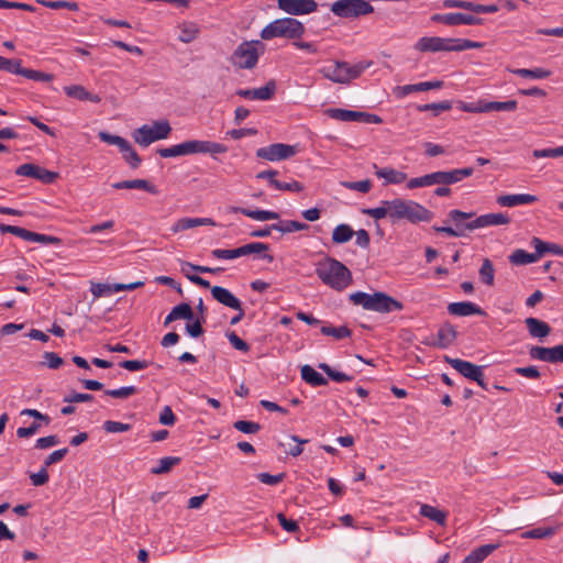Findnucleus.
<instances>
[{
	"label": "nucleus",
	"mask_w": 563,
	"mask_h": 563,
	"mask_svg": "<svg viewBox=\"0 0 563 563\" xmlns=\"http://www.w3.org/2000/svg\"><path fill=\"white\" fill-rule=\"evenodd\" d=\"M316 274L324 285L338 291L344 290L353 282L351 271L332 257L320 262L317 265Z\"/></svg>",
	"instance_id": "obj_1"
},
{
	"label": "nucleus",
	"mask_w": 563,
	"mask_h": 563,
	"mask_svg": "<svg viewBox=\"0 0 563 563\" xmlns=\"http://www.w3.org/2000/svg\"><path fill=\"white\" fill-rule=\"evenodd\" d=\"M391 223L406 220L412 224L420 222H430L434 214L432 211L415 200L395 198L390 200Z\"/></svg>",
	"instance_id": "obj_2"
},
{
	"label": "nucleus",
	"mask_w": 563,
	"mask_h": 563,
	"mask_svg": "<svg viewBox=\"0 0 563 563\" xmlns=\"http://www.w3.org/2000/svg\"><path fill=\"white\" fill-rule=\"evenodd\" d=\"M349 298L354 305L379 313H389L404 309L402 302L382 291H376L372 295L356 291L351 294Z\"/></svg>",
	"instance_id": "obj_3"
},
{
	"label": "nucleus",
	"mask_w": 563,
	"mask_h": 563,
	"mask_svg": "<svg viewBox=\"0 0 563 563\" xmlns=\"http://www.w3.org/2000/svg\"><path fill=\"white\" fill-rule=\"evenodd\" d=\"M303 33L305 26L300 21L294 18H283L267 24L261 31V37L265 41L275 37L296 40L301 37Z\"/></svg>",
	"instance_id": "obj_4"
},
{
	"label": "nucleus",
	"mask_w": 563,
	"mask_h": 563,
	"mask_svg": "<svg viewBox=\"0 0 563 563\" xmlns=\"http://www.w3.org/2000/svg\"><path fill=\"white\" fill-rule=\"evenodd\" d=\"M264 52L265 45L261 41H244L234 49L231 63L240 69H252L257 65L258 58Z\"/></svg>",
	"instance_id": "obj_5"
},
{
	"label": "nucleus",
	"mask_w": 563,
	"mask_h": 563,
	"mask_svg": "<svg viewBox=\"0 0 563 563\" xmlns=\"http://www.w3.org/2000/svg\"><path fill=\"white\" fill-rule=\"evenodd\" d=\"M172 132L170 124L167 120L155 121L153 124H144L136 129L132 136L135 143L146 147L153 142L165 140Z\"/></svg>",
	"instance_id": "obj_6"
},
{
	"label": "nucleus",
	"mask_w": 563,
	"mask_h": 563,
	"mask_svg": "<svg viewBox=\"0 0 563 563\" xmlns=\"http://www.w3.org/2000/svg\"><path fill=\"white\" fill-rule=\"evenodd\" d=\"M331 12L339 18L356 19L374 11L366 0H338L331 4Z\"/></svg>",
	"instance_id": "obj_7"
},
{
	"label": "nucleus",
	"mask_w": 563,
	"mask_h": 563,
	"mask_svg": "<svg viewBox=\"0 0 563 563\" xmlns=\"http://www.w3.org/2000/svg\"><path fill=\"white\" fill-rule=\"evenodd\" d=\"M297 147L295 145L274 143L268 146L256 150V157L268 161L278 162L287 159L296 155Z\"/></svg>",
	"instance_id": "obj_8"
},
{
	"label": "nucleus",
	"mask_w": 563,
	"mask_h": 563,
	"mask_svg": "<svg viewBox=\"0 0 563 563\" xmlns=\"http://www.w3.org/2000/svg\"><path fill=\"white\" fill-rule=\"evenodd\" d=\"M453 37L423 36L418 40L415 48L419 52H454Z\"/></svg>",
	"instance_id": "obj_9"
},
{
	"label": "nucleus",
	"mask_w": 563,
	"mask_h": 563,
	"mask_svg": "<svg viewBox=\"0 0 563 563\" xmlns=\"http://www.w3.org/2000/svg\"><path fill=\"white\" fill-rule=\"evenodd\" d=\"M185 155L192 154H223L228 151V147L222 143L202 141V140H189L183 142Z\"/></svg>",
	"instance_id": "obj_10"
},
{
	"label": "nucleus",
	"mask_w": 563,
	"mask_h": 563,
	"mask_svg": "<svg viewBox=\"0 0 563 563\" xmlns=\"http://www.w3.org/2000/svg\"><path fill=\"white\" fill-rule=\"evenodd\" d=\"M433 22L443 23L445 25L454 26V25H482L484 20L482 18L455 12V13H444V14H433L431 16Z\"/></svg>",
	"instance_id": "obj_11"
},
{
	"label": "nucleus",
	"mask_w": 563,
	"mask_h": 563,
	"mask_svg": "<svg viewBox=\"0 0 563 563\" xmlns=\"http://www.w3.org/2000/svg\"><path fill=\"white\" fill-rule=\"evenodd\" d=\"M278 8L290 15H303L317 10L314 0H277Z\"/></svg>",
	"instance_id": "obj_12"
},
{
	"label": "nucleus",
	"mask_w": 563,
	"mask_h": 563,
	"mask_svg": "<svg viewBox=\"0 0 563 563\" xmlns=\"http://www.w3.org/2000/svg\"><path fill=\"white\" fill-rule=\"evenodd\" d=\"M15 174L19 176L35 178L43 184H53L57 178L56 173L31 163L20 165L15 169Z\"/></svg>",
	"instance_id": "obj_13"
},
{
	"label": "nucleus",
	"mask_w": 563,
	"mask_h": 563,
	"mask_svg": "<svg viewBox=\"0 0 563 563\" xmlns=\"http://www.w3.org/2000/svg\"><path fill=\"white\" fill-rule=\"evenodd\" d=\"M510 222V218L501 212L482 214L474 220L466 222L465 229L473 231L486 227L505 225Z\"/></svg>",
	"instance_id": "obj_14"
},
{
	"label": "nucleus",
	"mask_w": 563,
	"mask_h": 563,
	"mask_svg": "<svg viewBox=\"0 0 563 563\" xmlns=\"http://www.w3.org/2000/svg\"><path fill=\"white\" fill-rule=\"evenodd\" d=\"M529 355L531 358L542 362L561 363L563 362V344L553 347L532 346L529 350Z\"/></svg>",
	"instance_id": "obj_15"
},
{
	"label": "nucleus",
	"mask_w": 563,
	"mask_h": 563,
	"mask_svg": "<svg viewBox=\"0 0 563 563\" xmlns=\"http://www.w3.org/2000/svg\"><path fill=\"white\" fill-rule=\"evenodd\" d=\"M445 362L450 364V366L455 371H457L462 376L474 382L478 379L479 376L484 373L483 366L476 365L468 361L445 356Z\"/></svg>",
	"instance_id": "obj_16"
},
{
	"label": "nucleus",
	"mask_w": 563,
	"mask_h": 563,
	"mask_svg": "<svg viewBox=\"0 0 563 563\" xmlns=\"http://www.w3.org/2000/svg\"><path fill=\"white\" fill-rule=\"evenodd\" d=\"M443 87V81L435 80V81H423L418 84H410V85H404V86H397L394 88L393 93L395 97L401 99L410 93L413 92H420V91H428L431 89H440Z\"/></svg>",
	"instance_id": "obj_17"
},
{
	"label": "nucleus",
	"mask_w": 563,
	"mask_h": 563,
	"mask_svg": "<svg viewBox=\"0 0 563 563\" xmlns=\"http://www.w3.org/2000/svg\"><path fill=\"white\" fill-rule=\"evenodd\" d=\"M276 91V82L269 80L264 87L254 89H239L236 95L250 100H269Z\"/></svg>",
	"instance_id": "obj_18"
},
{
	"label": "nucleus",
	"mask_w": 563,
	"mask_h": 563,
	"mask_svg": "<svg viewBox=\"0 0 563 563\" xmlns=\"http://www.w3.org/2000/svg\"><path fill=\"white\" fill-rule=\"evenodd\" d=\"M374 173L378 178L384 179V185H399L407 179V174L391 167H378L373 165Z\"/></svg>",
	"instance_id": "obj_19"
},
{
	"label": "nucleus",
	"mask_w": 563,
	"mask_h": 563,
	"mask_svg": "<svg viewBox=\"0 0 563 563\" xmlns=\"http://www.w3.org/2000/svg\"><path fill=\"white\" fill-rule=\"evenodd\" d=\"M448 311L450 314L459 317L485 314V311L479 306L471 301L452 302L448 306Z\"/></svg>",
	"instance_id": "obj_20"
},
{
	"label": "nucleus",
	"mask_w": 563,
	"mask_h": 563,
	"mask_svg": "<svg viewBox=\"0 0 563 563\" xmlns=\"http://www.w3.org/2000/svg\"><path fill=\"white\" fill-rule=\"evenodd\" d=\"M538 200V197L530 194L501 195L497 197V203L501 207H516L530 205Z\"/></svg>",
	"instance_id": "obj_21"
},
{
	"label": "nucleus",
	"mask_w": 563,
	"mask_h": 563,
	"mask_svg": "<svg viewBox=\"0 0 563 563\" xmlns=\"http://www.w3.org/2000/svg\"><path fill=\"white\" fill-rule=\"evenodd\" d=\"M321 73L323 77L333 82H347L346 62H335L333 65L322 68Z\"/></svg>",
	"instance_id": "obj_22"
},
{
	"label": "nucleus",
	"mask_w": 563,
	"mask_h": 563,
	"mask_svg": "<svg viewBox=\"0 0 563 563\" xmlns=\"http://www.w3.org/2000/svg\"><path fill=\"white\" fill-rule=\"evenodd\" d=\"M457 336V331L454 325L451 323H444L440 327L437 333V342L433 343L434 346L439 349H446L453 344Z\"/></svg>",
	"instance_id": "obj_23"
},
{
	"label": "nucleus",
	"mask_w": 563,
	"mask_h": 563,
	"mask_svg": "<svg viewBox=\"0 0 563 563\" xmlns=\"http://www.w3.org/2000/svg\"><path fill=\"white\" fill-rule=\"evenodd\" d=\"M212 297L220 303L231 309H240L241 301L227 288L213 286L211 288Z\"/></svg>",
	"instance_id": "obj_24"
},
{
	"label": "nucleus",
	"mask_w": 563,
	"mask_h": 563,
	"mask_svg": "<svg viewBox=\"0 0 563 563\" xmlns=\"http://www.w3.org/2000/svg\"><path fill=\"white\" fill-rule=\"evenodd\" d=\"M210 218H181L178 219L172 227L174 233L186 231L200 225H214Z\"/></svg>",
	"instance_id": "obj_25"
},
{
	"label": "nucleus",
	"mask_w": 563,
	"mask_h": 563,
	"mask_svg": "<svg viewBox=\"0 0 563 563\" xmlns=\"http://www.w3.org/2000/svg\"><path fill=\"white\" fill-rule=\"evenodd\" d=\"M114 189H142L152 195H157V188L145 179L122 180L112 184Z\"/></svg>",
	"instance_id": "obj_26"
},
{
	"label": "nucleus",
	"mask_w": 563,
	"mask_h": 563,
	"mask_svg": "<svg viewBox=\"0 0 563 563\" xmlns=\"http://www.w3.org/2000/svg\"><path fill=\"white\" fill-rule=\"evenodd\" d=\"M65 93L80 101H91L93 103L100 102L101 98L98 95L91 93L80 85H71L64 88Z\"/></svg>",
	"instance_id": "obj_27"
},
{
	"label": "nucleus",
	"mask_w": 563,
	"mask_h": 563,
	"mask_svg": "<svg viewBox=\"0 0 563 563\" xmlns=\"http://www.w3.org/2000/svg\"><path fill=\"white\" fill-rule=\"evenodd\" d=\"M268 245L261 242H252L239 247L240 257L246 256L251 254H262L261 258L266 260L267 262H273L274 257L267 254Z\"/></svg>",
	"instance_id": "obj_28"
},
{
	"label": "nucleus",
	"mask_w": 563,
	"mask_h": 563,
	"mask_svg": "<svg viewBox=\"0 0 563 563\" xmlns=\"http://www.w3.org/2000/svg\"><path fill=\"white\" fill-rule=\"evenodd\" d=\"M525 322L528 328L529 334L532 338L542 339L548 336L551 332L550 325L547 322L539 320L537 318L529 317L526 319Z\"/></svg>",
	"instance_id": "obj_29"
},
{
	"label": "nucleus",
	"mask_w": 563,
	"mask_h": 563,
	"mask_svg": "<svg viewBox=\"0 0 563 563\" xmlns=\"http://www.w3.org/2000/svg\"><path fill=\"white\" fill-rule=\"evenodd\" d=\"M325 112L331 119L342 122H361L362 118V111L331 108Z\"/></svg>",
	"instance_id": "obj_30"
},
{
	"label": "nucleus",
	"mask_w": 563,
	"mask_h": 563,
	"mask_svg": "<svg viewBox=\"0 0 563 563\" xmlns=\"http://www.w3.org/2000/svg\"><path fill=\"white\" fill-rule=\"evenodd\" d=\"M178 319H185L188 321H191L194 319V311L191 307L186 303H179L175 306L172 311L166 316L164 324L167 325L170 322L178 320Z\"/></svg>",
	"instance_id": "obj_31"
},
{
	"label": "nucleus",
	"mask_w": 563,
	"mask_h": 563,
	"mask_svg": "<svg viewBox=\"0 0 563 563\" xmlns=\"http://www.w3.org/2000/svg\"><path fill=\"white\" fill-rule=\"evenodd\" d=\"M499 544H484L473 550L467 556L464 558L462 563H482L488 555H490Z\"/></svg>",
	"instance_id": "obj_32"
},
{
	"label": "nucleus",
	"mask_w": 563,
	"mask_h": 563,
	"mask_svg": "<svg viewBox=\"0 0 563 563\" xmlns=\"http://www.w3.org/2000/svg\"><path fill=\"white\" fill-rule=\"evenodd\" d=\"M499 544H484L473 550L467 556L464 558L462 563H482L488 555H490Z\"/></svg>",
	"instance_id": "obj_33"
},
{
	"label": "nucleus",
	"mask_w": 563,
	"mask_h": 563,
	"mask_svg": "<svg viewBox=\"0 0 563 563\" xmlns=\"http://www.w3.org/2000/svg\"><path fill=\"white\" fill-rule=\"evenodd\" d=\"M499 544H484L473 550L467 556L464 558L462 563H482L488 555H490Z\"/></svg>",
	"instance_id": "obj_34"
},
{
	"label": "nucleus",
	"mask_w": 563,
	"mask_h": 563,
	"mask_svg": "<svg viewBox=\"0 0 563 563\" xmlns=\"http://www.w3.org/2000/svg\"><path fill=\"white\" fill-rule=\"evenodd\" d=\"M499 544H484L473 550L467 556L464 558L462 563H482L488 555H490Z\"/></svg>",
	"instance_id": "obj_35"
},
{
	"label": "nucleus",
	"mask_w": 563,
	"mask_h": 563,
	"mask_svg": "<svg viewBox=\"0 0 563 563\" xmlns=\"http://www.w3.org/2000/svg\"><path fill=\"white\" fill-rule=\"evenodd\" d=\"M499 544H484L473 550L467 556L464 558L462 563H482L488 555H490Z\"/></svg>",
	"instance_id": "obj_36"
},
{
	"label": "nucleus",
	"mask_w": 563,
	"mask_h": 563,
	"mask_svg": "<svg viewBox=\"0 0 563 563\" xmlns=\"http://www.w3.org/2000/svg\"><path fill=\"white\" fill-rule=\"evenodd\" d=\"M419 514L422 517H426V518L434 521L439 526H444L446 523L448 512L443 511V510H441V509H439L437 507H433V506H430V505H427V504H422L420 506Z\"/></svg>",
	"instance_id": "obj_37"
},
{
	"label": "nucleus",
	"mask_w": 563,
	"mask_h": 563,
	"mask_svg": "<svg viewBox=\"0 0 563 563\" xmlns=\"http://www.w3.org/2000/svg\"><path fill=\"white\" fill-rule=\"evenodd\" d=\"M301 378L313 387L324 386L328 384L327 378H324L310 365H303L301 367Z\"/></svg>",
	"instance_id": "obj_38"
},
{
	"label": "nucleus",
	"mask_w": 563,
	"mask_h": 563,
	"mask_svg": "<svg viewBox=\"0 0 563 563\" xmlns=\"http://www.w3.org/2000/svg\"><path fill=\"white\" fill-rule=\"evenodd\" d=\"M362 212L364 214L369 216L374 220H382L384 218H388L389 221L391 222V214H393V212H391L390 200H383L380 202L379 207L363 209Z\"/></svg>",
	"instance_id": "obj_39"
},
{
	"label": "nucleus",
	"mask_w": 563,
	"mask_h": 563,
	"mask_svg": "<svg viewBox=\"0 0 563 563\" xmlns=\"http://www.w3.org/2000/svg\"><path fill=\"white\" fill-rule=\"evenodd\" d=\"M531 244L538 252L539 257H541L544 253H552L554 255L563 256V247L559 244L543 242L539 238H533Z\"/></svg>",
	"instance_id": "obj_40"
},
{
	"label": "nucleus",
	"mask_w": 563,
	"mask_h": 563,
	"mask_svg": "<svg viewBox=\"0 0 563 563\" xmlns=\"http://www.w3.org/2000/svg\"><path fill=\"white\" fill-rule=\"evenodd\" d=\"M474 169L472 167L457 168L453 170L442 172L443 185H452L461 181L462 179L472 176Z\"/></svg>",
	"instance_id": "obj_41"
},
{
	"label": "nucleus",
	"mask_w": 563,
	"mask_h": 563,
	"mask_svg": "<svg viewBox=\"0 0 563 563\" xmlns=\"http://www.w3.org/2000/svg\"><path fill=\"white\" fill-rule=\"evenodd\" d=\"M234 212H240L251 219L257 221H267V220H276L279 219V214L275 211L269 210H250L244 208H234Z\"/></svg>",
	"instance_id": "obj_42"
},
{
	"label": "nucleus",
	"mask_w": 563,
	"mask_h": 563,
	"mask_svg": "<svg viewBox=\"0 0 563 563\" xmlns=\"http://www.w3.org/2000/svg\"><path fill=\"white\" fill-rule=\"evenodd\" d=\"M538 252L534 253H528L525 250L518 249L511 253L509 256V261L514 265H526L536 263L539 260Z\"/></svg>",
	"instance_id": "obj_43"
},
{
	"label": "nucleus",
	"mask_w": 563,
	"mask_h": 563,
	"mask_svg": "<svg viewBox=\"0 0 563 563\" xmlns=\"http://www.w3.org/2000/svg\"><path fill=\"white\" fill-rule=\"evenodd\" d=\"M181 459L179 456H164L158 460L157 465L151 470L154 475L168 473L174 466L179 465Z\"/></svg>",
	"instance_id": "obj_44"
},
{
	"label": "nucleus",
	"mask_w": 563,
	"mask_h": 563,
	"mask_svg": "<svg viewBox=\"0 0 563 563\" xmlns=\"http://www.w3.org/2000/svg\"><path fill=\"white\" fill-rule=\"evenodd\" d=\"M309 228L308 224L295 220L279 221L278 223L272 224V229L282 233H291L297 231H303Z\"/></svg>",
	"instance_id": "obj_45"
},
{
	"label": "nucleus",
	"mask_w": 563,
	"mask_h": 563,
	"mask_svg": "<svg viewBox=\"0 0 563 563\" xmlns=\"http://www.w3.org/2000/svg\"><path fill=\"white\" fill-rule=\"evenodd\" d=\"M354 235L353 229L349 224H339L332 231V241L335 244L349 242Z\"/></svg>",
	"instance_id": "obj_46"
},
{
	"label": "nucleus",
	"mask_w": 563,
	"mask_h": 563,
	"mask_svg": "<svg viewBox=\"0 0 563 563\" xmlns=\"http://www.w3.org/2000/svg\"><path fill=\"white\" fill-rule=\"evenodd\" d=\"M515 75H518L523 78H531V79H545L551 76V71L544 68H533V69H527V68H517L512 70Z\"/></svg>",
	"instance_id": "obj_47"
},
{
	"label": "nucleus",
	"mask_w": 563,
	"mask_h": 563,
	"mask_svg": "<svg viewBox=\"0 0 563 563\" xmlns=\"http://www.w3.org/2000/svg\"><path fill=\"white\" fill-rule=\"evenodd\" d=\"M479 278L487 286H493L495 280V268L490 260L485 258L479 268Z\"/></svg>",
	"instance_id": "obj_48"
},
{
	"label": "nucleus",
	"mask_w": 563,
	"mask_h": 563,
	"mask_svg": "<svg viewBox=\"0 0 563 563\" xmlns=\"http://www.w3.org/2000/svg\"><path fill=\"white\" fill-rule=\"evenodd\" d=\"M518 107L516 100L507 101H486L485 100V112L492 111H515Z\"/></svg>",
	"instance_id": "obj_49"
},
{
	"label": "nucleus",
	"mask_w": 563,
	"mask_h": 563,
	"mask_svg": "<svg viewBox=\"0 0 563 563\" xmlns=\"http://www.w3.org/2000/svg\"><path fill=\"white\" fill-rule=\"evenodd\" d=\"M320 331L323 335L333 336L336 340L350 338L352 334V331L346 325H323Z\"/></svg>",
	"instance_id": "obj_50"
},
{
	"label": "nucleus",
	"mask_w": 563,
	"mask_h": 563,
	"mask_svg": "<svg viewBox=\"0 0 563 563\" xmlns=\"http://www.w3.org/2000/svg\"><path fill=\"white\" fill-rule=\"evenodd\" d=\"M318 367L322 369L334 382L342 383L351 382L353 379V376L335 371L327 363H320Z\"/></svg>",
	"instance_id": "obj_51"
},
{
	"label": "nucleus",
	"mask_w": 563,
	"mask_h": 563,
	"mask_svg": "<svg viewBox=\"0 0 563 563\" xmlns=\"http://www.w3.org/2000/svg\"><path fill=\"white\" fill-rule=\"evenodd\" d=\"M451 108H452V104L450 101H441V102L421 104V106H418L417 109L420 112L432 111L433 115L437 117L443 111L451 110Z\"/></svg>",
	"instance_id": "obj_52"
},
{
	"label": "nucleus",
	"mask_w": 563,
	"mask_h": 563,
	"mask_svg": "<svg viewBox=\"0 0 563 563\" xmlns=\"http://www.w3.org/2000/svg\"><path fill=\"white\" fill-rule=\"evenodd\" d=\"M555 532L554 528L551 527H538L531 530H528L522 533V538L526 539H544L552 537Z\"/></svg>",
	"instance_id": "obj_53"
},
{
	"label": "nucleus",
	"mask_w": 563,
	"mask_h": 563,
	"mask_svg": "<svg viewBox=\"0 0 563 563\" xmlns=\"http://www.w3.org/2000/svg\"><path fill=\"white\" fill-rule=\"evenodd\" d=\"M98 136L102 142H106L110 145H115L119 147V150L128 148V141L119 135H112L106 131H101L99 132Z\"/></svg>",
	"instance_id": "obj_54"
},
{
	"label": "nucleus",
	"mask_w": 563,
	"mask_h": 563,
	"mask_svg": "<svg viewBox=\"0 0 563 563\" xmlns=\"http://www.w3.org/2000/svg\"><path fill=\"white\" fill-rule=\"evenodd\" d=\"M475 216L474 212H464L457 209H453L449 212V218L451 221L455 223V227L461 228L462 230L465 229V224L463 223L464 220L472 219Z\"/></svg>",
	"instance_id": "obj_55"
},
{
	"label": "nucleus",
	"mask_w": 563,
	"mask_h": 563,
	"mask_svg": "<svg viewBox=\"0 0 563 563\" xmlns=\"http://www.w3.org/2000/svg\"><path fill=\"white\" fill-rule=\"evenodd\" d=\"M371 65L372 62H358L354 65H350L349 63H346L347 82L351 81L352 79L357 78Z\"/></svg>",
	"instance_id": "obj_56"
},
{
	"label": "nucleus",
	"mask_w": 563,
	"mask_h": 563,
	"mask_svg": "<svg viewBox=\"0 0 563 563\" xmlns=\"http://www.w3.org/2000/svg\"><path fill=\"white\" fill-rule=\"evenodd\" d=\"M0 232L1 233H11L13 235H16L24 241H29L31 238L32 231H29L24 228L16 227V225H10V224H0Z\"/></svg>",
	"instance_id": "obj_57"
},
{
	"label": "nucleus",
	"mask_w": 563,
	"mask_h": 563,
	"mask_svg": "<svg viewBox=\"0 0 563 563\" xmlns=\"http://www.w3.org/2000/svg\"><path fill=\"white\" fill-rule=\"evenodd\" d=\"M37 3H41L42 5L57 10V9H68L70 11H78L79 5L77 2H68V1H44V0H36Z\"/></svg>",
	"instance_id": "obj_58"
},
{
	"label": "nucleus",
	"mask_w": 563,
	"mask_h": 563,
	"mask_svg": "<svg viewBox=\"0 0 563 563\" xmlns=\"http://www.w3.org/2000/svg\"><path fill=\"white\" fill-rule=\"evenodd\" d=\"M233 427L243 433L246 434H254L261 430V424L254 421H247V420H238L234 422Z\"/></svg>",
	"instance_id": "obj_59"
},
{
	"label": "nucleus",
	"mask_w": 563,
	"mask_h": 563,
	"mask_svg": "<svg viewBox=\"0 0 563 563\" xmlns=\"http://www.w3.org/2000/svg\"><path fill=\"white\" fill-rule=\"evenodd\" d=\"M120 152L122 153L124 161L132 168H137L140 166L142 159L129 142H128V148L126 150L121 148Z\"/></svg>",
	"instance_id": "obj_60"
},
{
	"label": "nucleus",
	"mask_w": 563,
	"mask_h": 563,
	"mask_svg": "<svg viewBox=\"0 0 563 563\" xmlns=\"http://www.w3.org/2000/svg\"><path fill=\"white\" fill-rule=\"evenodd\" d=\"M90 291L95 299L115 292L113 285L91 282Z\"/></svg>",
	"instance_id": "obj_61"
},
{
	"label": "nucleus",
	"mask_w": 563,
	"mask_h": 563,
	"mask_svg": "<svg viewBox=\"0 0 563 563\" xmlns=\"http://www.w3.org/2000/svg\"><path fill=\"white\" fill-rule=\"evenodd\" d=\"M272 187L276 190L299 192L303 189V185L297 180L291 181H272Z\"/></svg>",
	"instance_id": "obj_62"
},
{
	"label": "nucleus",
	"mask_w": 563,
	"mask_h": 563,
	"mask_svg": "<svg viewBox=\"0 0 563 563\" xmlns=\"http://www.w3.org/2000/svg\"><path fill=\"white\" fill-rule=\"evenodd\" d=\"M198 35V29L195 24H184L180 27L179 41L183 43L192 42Z\"/></svg>",
	"instance_id": "obj_63"
},
{
	"label": "nucleus",
	"mask_w": 563,
	"mask_h": 563,
	"mask_svg": "<svg viewBox=\"0 0 563 563\" xmlns=\"http://www.w3.org/2000/svg\"><path fill=\"white\" fill-rule=\"evenodd\" d=\"M157 153L164 158L185 156L184 144L179 143L169 147L158 148Z\"/></svg>",
	"instance_id": "obj_64"
}]
</instances>
